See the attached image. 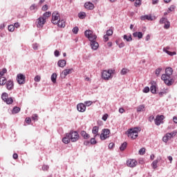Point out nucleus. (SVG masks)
<instances>
[{
    "label": "nucleus",
    "instance_id": "obj_6",
    "mask_svg": "<svg viewBox=\"0 0 177 177\" xmlns=\"http://www.w3.org/2000/svg\"><path fill=\"white\" fill-rule=\"evenodd\" d=\"M60 20V14L57 11H55L52 14V23L53 24H57Z\"/></svg>",
    "mask_w": 177,
    "mask_h": 177
},
{
    "label": "nucleus",
    "instance_id": "obj_48",
    "mask_svg": "<svg viewBox=\"0 0 177 177\" xmlns=\"http://www.w3.org/2000/svg\"><path fill=\"white\" fill-rule=\"evenodd\" d=\"M8 31H10V32H13V31H15V26L14 25L8 26Z\"/></svg>",
    "mask_w": 177,
    "mask_h": 177
},
{
    "label": "nucleus",
    "instance_id": "obj_38",
    "mask_svg": "<svg viewBox=\"0 0 177 177\" xmlns=\"http://www.w3.org/2000/svg\"><path fill=\"white\" fill-rule=\"evenodd\" d=\"M169 27H171V23L169 22V21H167L165 24L164 28L165 30H168V28H169Z\"/></svg>",
    "mask_w": 177,
    "mask_h": 177
},
{
    "label": "nucleus",
    "instance_id": "obj_47",
    "mask_svg": "<svg viewBox=\"0 0 177 177\" xmlns=\"http://www.w3.org/2000/svg\"><path fill=\"white\" fill-rule=\"evenodd\" d=\"M142 92L144 93H149V92H150V88H149V86H146L143 88Z\"/></svg>",
    "mask_w": 177,
    "mask_h": 177
},
{
    "label": "nucleus",
    "instance_id": "obj_62",
    "mask_svg": "<svg viewBox=\"0 0 177 177\" xmlns=\"http://www.w3.org/2000/svg\"><path fill=\"white\" fill-rule=\"evenodd\" d=\"M119 48H124L125 46V43L124 41H122L120 44H118Z\"/></svg>",
    "mask_w": 177,
    "mask_h": 177
},
{
    "label": "nucleus",
    "instance_id": "obj_53",
    "mask_svg": "<svg viewBox=\"0 0 177 177\" xmlns=\"http://www.w3.org/2000/svg\"><path fill=\"white\" fill-rule=\"evenodd\" d=\"M30 10H37V5L32 4L30 7Z\"/></svg>",
    "mask_w": 177,
    "mask_h": 177
},
{
    "label": "nucleus",
    "instance_id": "obj_3",
    "mask_svg": "<svg viewBox=\"0 0 177 177\" xmlns=\"http://www.w3.org/2000/svg\"><path fill=\"white\" fill-rule=\"evenodd\" d=\"M115 71L113 69H109L103 71L102 73V78L104 80V81H109L113 79L114 73Z\"/></svg>",
    "mask_w": 177,
    "mask_h": 177
},
{
    "label": "nucleus",
    "instance_id": "obj_42",
    "mask_svg": "<svg viewBox=\"0 0 177 177\" xmlns=\"http://www.w3.org/2000/svg\"><path fill=\"white\" fill-rule=\"evenodd\" d=\"M145 153H146L145 148H141L138 151V153L140 154V156H143L145 154Z\"/></svg>",
    "mask_w": 177,
    "mask_h": 177
},
{
    "label": "nucleus",
    "instance_id": "obj_1",
    "mask_svg": "<svg viewBox=\"0 0 177 177\" xmlns=\"http://www.w3.org/2000/svg\"><path fill=\"white\" fill-rule=\"evenodd\" d=\"M84 35L86 38H88V39L90 41L91 49H93V50H97V48H99V43H97L96 41L97 36L93 33V31L87 30L84 32Z\"/></svg>",
    "mask_w": 177,
    "mask_h": 177
},
{
    "label": "nucleus",
    "instance_id": "obj_26",
    "mask_svg": "<svg viewBox=\"0 0 177 177\" xmlns=\"http://www.w3.org/2000/svg\"><path fill=\"white\" fill-rule=\"evenodd\" d=\"M158 162H160V158H157L156 160L153 161L151 166L153 169H156L157 168V164H158Z\"/></svg>",
    "mask_w": 177,
    "mask_h": 177
},
{
    "label": "nucleus",
    "instance_id": "obj_16",
    "mask_svg": "<svg viewBox=\"0 0 177 177\" xmlns=\"http://www.w3.org/2000/svg\"><path fill=\"white\" fill-rule=\"evenodd\" d=\"M62 142L65 145H68V143H70V142H71V140L70 138V134H68V133H66L65 134L64 137L62 138Z\"/></svg>",
    "mask_w": 177,
    "mask_h": 177
},
{
    "label": "nucleus",
    "instance_id": "obj_57",
    "mask_svg": "<svg viewBox=\"0 0 177 177\" xmlns=\"http://www.w3.org/2000/svg\"><path fill=\"white\" fill-rule=\"evenodd\" d=\"M42 169L43 171H48V169H49V166L44 165L42 166Z\"/></svg>",
    "mask_w": 177,
    "mask_h": 177
},
{
    "label": "nucleus",
    "instance_id": "obj_32",
    "mask_svg": "<svg viewBox=\"0 0 177 177\" xmlns=\"http://www.w3.org/2000/svg\"><path fill=\"white\" fill-rule=\"evenodd\" d=\"M166 93H168V88H163L162 91L159 92V96L162 97Z\"/></svg>",
    "mask_w": 177,
    "mask_h": 177
},
{
    "label": "nucleus",
    "instance_id": "obj_12",
    "mask_svg": "<svg viewBox=\"0 0 177 177\" xmlns=\"http://www.w3.org/2000/svg\"><path fill=\"white\" fill-rule=\"evenodd\" d=\"M73 71H74L73 68L64 69L62 72L61 76H62L63 78H66V77H67V75H68V74H71L73 73Z\"/></svg>",
    "mask_w": 177,
    "mask_h": 177
},
{
    "label": "nucleus",
    "instance_id": "obj_29",
    "mask_svg": "<svg viewBox=\"0 0 177 177\" xmlns=\"http://www.w3.org/2000/svg\"><path fill=\"white\" fill-rule=\"evenodd\" d=\"M52 15V12H50V11L48 12H46L43 16L41 17L43 19H44V20L46 21V19H48V17H50V15Z\"/></svg>",
    "mask_w": 177,
    "mask_h": 177
},
{
    "label": "nucleus",
    "instance_id": "obj_63",
    "mask_svg": "<svg viewBox=\"0 0 177 177\" xmlns=\"http://www.w3.org/2000/svg\"><path fill=\"white\" fill-rule=\"evenodd\" d=\"M107 117H109V115L105 114L102 116L103 121H107Z\"/></svg>",
    "mask_w": 177,
    "mask_h": 177
},
{
    "label": "nucleus",
    "instance_id": "obj_52",
    "mask_svg": "<svg viewBox=\"0 0 177 177\" xmlns=\"http://www.w3.org/2000/svg\"><path fill=\"white\" fill-rule=\"evenodd\" d=\"M79 28L78 27H74L72 30L73 34H78V31H79Z\"/></svg>",
    "mask_w": 177,
    "mask_h": 177
},
{
    "label": "nucleus",
    "instance_id": "obj_22",
    "mask_svg": "<svg viewBox=\"0 0 177 177\" xmlns=\"http://www.w3.org/2000/svg\"><path fill=\"white\" fill-rule=\"evenodd\" d=\"M171 139H172V138L168 133H167L165 134V136H163V138H162V140L165 143H167L168 140H171Z\"/></svg>",
    "mask_w": 177,
    "mask_h": 177
},
{
    "label": "nucleus",
    "instance_id": "obj_4",
    "mask_svg": "<svg viewBox=\"0 0 177 177\" xmlns=\"http://www.w3.org/2000/svg\"><path fill=\"white\" fill-rule=\"evenodd\" d=\"M140 131H142V129H140V127H134L133 129H130L128 131V138H130L131 139H136Z\"/></svg>",
    "mask_w": 177,
    "mask_h": 177
},
{
    "label": "nucleus",
    "instance_id": "obj_20",
    "mask_svg": "<svg viewBox=\"0 0 177 177\" xmlns=\"http://www.w3.org/2000/svg\"><path fill=\"white\" fill-rule=\"evenodd\" d=\"M80 135L85 140L89 139L91 138V136H89V134L88 133H86V131H82L80 132Z\"/></svg>",
    "mask_w": 177,
    "mask_h": 177
},
{
    "label": "nucleus",
    "instance_id": "obj_13",
    "mask_svg": "<svg viewBox=\"0 0 177 177\" xmlns=\"http://www.w3.org/2000/svg\"><path fill=\"white\" fill-rule=\"evenodd\" d=\"M6 88L8 91H12L13 88L15 87V84L13 83V81L12 80H8L7 82L5 84Z\"/></svg>",
    "mask_w": 177,
    "mask_h": 177
},
{
    "label": "nucleus",
    "instance_id": "obj_19",
    "mask_svg": "<svg viewBox=\"0 0 177 177\" xmlns=\"http://www.w3.org/2000/svg\"><path fill=\"white\" fill-rule=\"evenodd\" d=\"M134 38H138V39H142L143 38V33L142 32H135L133 33Z\"/></svg>",
    "mask_w": 177,
    "mask_h": 177
},
{
    "label": "nucleus",
    "instance_id": "obj_59",
    "mask_svg": "<svg viewBox=\"0 0 177 177\" xmlns=\"http://www.w3.org/2000/svg\"><path fill=\"white\" fill-rule=\"evenodd\" d=\"M20 27V23L16 22L14 24V28H19Z\"/></svg>",
    "mask_w": 177,
    "mask_h": 177
},
{
    "label": "nucleus",
    "instance_id": "obj_35",
    "mask_svg": "<svg viewBox=\"0 0 177 177\" xmlns=\"http://www.w3.org/2000/svg\"><path fill=\"white\" fill-rule=\"evenodd\" d=\"M78 17L80 19H85L86 17V13L82 12L78 14Z\"/></svg>",
    "mask_w": 177,
    "mask_h": 177
},
{
    "label": "nucleus",
    "instance_id": "obj_36",
    "mask_svg": "<svg viewBox=\"0 0 177 177\" xmlns=\"http://www.w3.org/2000/svg\"><path fill=\"white\" fill-rule=\"evenodd\" d=\"M161 71H162V68H158L157 69H156L155 74L156 77H158L160 75Z\"/></svg>",
    "mask_w": 177,
    "mask_h": 177
},
{
    "label": "nucleus",
    "instance_id": "obj_21",
    "mask_svg": "<svg viewBox=\"0 0 177 177\" xmlns=\"http://www.w3.org/2000/svg\"><path fill=\"white\" fill-rule=\"evenodd\" d=\"M66 63L67 62H66V60L60 59V60L58 61L57 65H58L59 67H62L63 68L64 67H66Z\"/></svg>",
    "mask_w": 177,
    "mask_h": 177
},
{
    "label": "nucleus",
    "instance_id": "obj_61",
    "mask_svg": "<svg viewBox=\"0 0 177 177\" xmlns=\"http://www.w3.org/2000/svg\"><path fill=\"white\" fill-rule=\"evenodd\" d=\"M25 121H26V124H30V123H31V118H26V120H25Z\"/></svg>",
    "mask_w": 177,
    "mask_h": 177
},
{
    "label": "nucleus",
    "instance_id": "obj_46",
    "mask_svg": "<svg viewBox=\"0 0 177 177\" xmlns=\"http://www.w3.org/2000/svg\"><path fill=\"white\" fill-rule=\"evenodd\" d=\"M34 50H38V48H39V44H37V43H34L32 45Z\"/></svg>",
    "mask_w": 177,
    "mask_h": 177
},
{
    "label": "nucleus",
    "instance_id": "obj_54",
    "mask_svg": "<svg viewBox=\"0 0 177 177\" xmlns=\"http://www.w3.org/2000/svg\"><path fill=\"white\" fill-rule=\"evenodd\" d=\"M106 35H108L109 37L113 35V30L109 29L106 31Z\"/></svg>",
    "mask_w": 177,
    "mask_h": 177
},
{
    "label": "nucleus",
    "instance_id": "obj_51",
    "mask_svg": "<svg viewBox=\"0 0 177 177\" xmlns=\"http://www.w3.org/2000/svg\"><path fill=\"white\" fill-rule=\"evenodd\" d=\"M34 81L35 82H39V81H41V76L39 75H36L34 78Z\"/></svg>",
    "mask_w": 177,
    "mask_h": 177
},
{
    "label": "nucleus",
    "instance_id": "obj_2",
    "mask_svg": "<svg viewBox=\"0 0 177 177\" xmlns=\"http://www.w3.org/2000/svg\"><path fill=\"white\" fill-rule=\"evenodd\" d=\"M172 73H174L172 68L168 67L165 69V73L162 74L161 76V80L164 81L165 84H166V85L168 86H171V85L174 84V79L171 78Z\"/></svg>",
    "mask_w": 177,
    "mask_h": 177
},
{
    "label": "nucleus",
    "instance_id": "obj_34",
    "mask_svg": "<svg viewBox=\"0 0 177 177\" xmlns=\"http://www.w3.org/2000/svg\"><path fill=\"white\" fill-rule=\"evenodd\" d=\"M150 91L151 92V93H157V86H156V85H152L150 87Z\"/></svg>",
    "mask_w": 177,
    "mask_h": 177
},
{
    "label": "nucleus",
    "instance_id": "obj_18",
    "mask_svg": "<svg viewBox=\"0 0 177 177\" xmlns=\"http://www.w3.org/2000/svg\"><path fill=\"white\" fill-rule=\"evenodd\" d=\"M163 52L169 55V56H174V55H176V52H171L169 51V46H167L166 48H163Z\"/></svg>",
    "mask_w": 177,
    "mask_h": 177
},
{
    "label": "nucleus",
    "instance_id": "obj_39",
    "mask_svg": "<svg viewBox=\"0 0 177 177\" xmlns=\"http://www.w3.org/2000/svg\"><path fill=\"white\" fill-rule=\"evenodd\" d=\"M6 78L5 77H1L0 78V85H5L6 84Z\"/></svg>",
    "mask_w": 177,
    "mask_h": 177
},
{
    "label": "nucleus",
    "instance_id": "obj_58",
    "mask_svg": "<svg viewBox=\"0 0 177 177\" xmlns=\"http://www.w3.org/2000/svg\"><path fill=\"white\" fill-rule=\"evenodd\" d=\"M54 55H55V57H59L60 53L59 52V50H55L54 52Z\"/></svg>",
    "mask_w": 177,
    "mask_h": 177
},
{
    "label": "nucleus",
    "instance_id": "obj_5",
    "mask_svg": "<svg viewBox=\"0 0 177 177\" xmlns=\"http://www.w3.org/2000/svg\"><path fill=\"white\" fill-rule=\"evenodd\" d=\"M68 133L69 135L71 142L73 143H75V142H78V140H80V134L77 131H71L70 133Z\"/></svg>",
    "mask_w": 177,
    "mask_h": 177
},
{
    "label": "nucleus",
    "instance_id": "obj_17",
    "mask_svg": "<svg viewBox=\"0 0 177 177\" xmlns=\"http://www.w3.org/2000/svg\"><path fill=\"white\" fill-rule=\"evenodd\" d=\"M92 133L94 135V138L99 136V127H93L92 129Z\"/></svg>",
    "mask_w": 177,
    "mask_h": 177
},
{
    "label": "nucleus",
    "instance_id": "obj_23",
    "mask_svg": "<svg viewBox=\"0 0 177 177\" xmlns=\"http://www.w3.org/2000/svg\"><path fill=\"white\" fill-rule=\"evenodd\" d=\"M124 41H126V42H131L132 41V35H124L123 36Z\"/></svg>",
    "mask_w": 177,
    "mask_h": 177
},
{
    "label": "nucleus",
    "instance_id": "obj_41",
    "mask_svg": "<svg viewBox=\"0 0 177 177\" xmlns=\"http://www.w3.org/2000/svg\"><path fill=\"white\" fill-rule=\"evenodd\" d=\"M168 21V19L165 18V17H162L160 19L159 23L160 24H165L166 21Z\"/></svg>",
    "mask_w": 177,
    "mask_h": 177
},
{
    "label": "nucleus",
    "instance_id": "obj_45",
    "mask_svg": "<svg viewBox=\"0 0 177 177\" xmlns=\"http://www.w3.org/2000/svg\"><path fill=\"white\" fill-rule=\"evenodd\" d=\"M91 145H96L97 142L96 141V137H93L90 140Z\"/></svg>",
    "mask_w": 177,
    "mask_h": 177
},
{
    "label": "nucleus",
    "instance_id": "obj_15",
    "mask_svg": "<svg viewBox=\"0 0 177 177\" xmlns=\"http://www.w3.org/2000/svg\"><path fill=\"white\" fill-rule=\"evenodd\" d=\"M84 8L88 10H93L95 9V5L91 1H88L84 3Z\"/></svg>",
    "mask_w": 177,
    "mask_h": 177
},
{
    "label": "nucleus",
    "instance_id": "obj_60",
    "mask_svg": "<svg viewBox=\"0 0 177 177\" xmlns=\"http://www.w3.org/2000/svg\"><path fill=\"white\" fill-rule=\"evenodd\" d=\"M168 9L169 12H174L175 10V6H171Z\"/></svg>",
    "mask_w": 177,
    "mask_h": 177
},
{
    "label": "nucleus",
    "instance_id": "obj_9",
    "mask_svg": "<svg viewBox=\"0 0 177 177\" xmlns=\"http://www.w3.org/2000/svg\"><path fill=\"white\" fill-rule=\"evenodd\" d=\"M110 130L109 129H104L102 130V133L100 136L101 140H106L107 138H109Z\"/></svg>",
    "mask_w": 177,
    "mask_h": 177
},
{
    "label": "nucleus",
    "instance_id": "obj_43",
    "mask_svg": "<svg viewBox=\"0 0 177 177\" xmlns=\"http://www.w3.org/2000/svg\"><path fill=\"white\" fill-rule=\"evenodd\" d=\"M142 5V0H136V2L134 3V6L138 8V6H140Z\"/></svg>",
    "mask_w": 177,
    "mask_h": 177
},
{
    "label": "nucleus",
    "instance_id": "obj_8",
    "mask_svg": "<svg viewBox=\"0 0 177 177\" xmlns=\"http://www.w3.org/2000/svg\"><path fill=\"white\" fill-rule=\"evenodd\" d=\"M165 119V116H164V115H158L156 117L155 119V124L158 126L160 127V125H161V124H162L164 122V120Z\"/></svg>",
    "mask_w": 177,
    "mask_h": 177
},
{
    "label": "nucleus",
    "instance_id": "obj_40",
    "mask_svg": "<svg viewBox=\"0 0 177 177\" xmlns=\"http://www.w3.org/2000/svg\"><path fill=\"white\" fill-rule=\"evenodd\" d=\"M5 102L7 104H12V103H13V98L12 97H8L6 101Z\"/></svg>",
    "mask_w": 177,
    "mask_h": 177
},
{
    "label": "nucleus",
    "instance_id": "obj_33",
    "mask_svg": "<svg viewBox=\"0 0 177 177\" xmlns=\"http://www.w3.org/2000/svg\"><path fill=\"white\" fill-rule=\"evenodd\" d=\"M21 109L18 106H15L12 111V114H17L20 111Z\"/></svg>",
    "mask_w": 177,
    "mask_h": 177
},
{
    "label": "nucleus",
    "instance_id": "obj_44",
    "mask_svg": "<svg viewBox=\"0 0 177 177\" xmlns=\"http://www.w3.org/2000/svg\"><path fill=\"white\" fill-rule=\"evenodd\" d=\"M8 70H6V68H3L1 71H0V78L1 77H3V75H5V74H6Z\"/></svg>",
    "mask_w": 177,
    "mask_h": 177
},
{
    "label": "nucleus",
    "instance_id": "obj_25",
    "mask_svg": "<svg viewBox=\"0 0 177 177\" xmlns=\"http://www.w3.org/2000/svg\"><path fill=\"white\" fill-rule=\"evenodd\" d=\"M141 20H151L153 21V17H151V15H142L140 17Z\"/></svg>",
    "mask_w": 177,
    "mask_h": 177
},
{
    "label": "nucleus",
    "instance_id": "obj_14",
    "mask_svg": "<svg viewBox=\"0 0 177 177\" xmlns=\"http://www.w3.org/2000/svg\"><path fill=\"white\" fill-rule=\"evenodd\" d=\"M77 109L80 113H84L86 110V105L84 103H80L77 105Z\"/></svg>",
    "mask_w": 177,
    "mask_h": 177
},
{
    "label": "nucleus",
    "instance_id": "obj_11",
    "mask_svg": "<svg viewBox=\"0 0 177 177\" xmlns=\"http://www.w3.org/2000/svg\"><path fill=\"white\" fill-rule=\"evenodd\" d=\"M127 165L130 168H135L138 165V161L135 159H129L127 160Z\"/></svg>",
    "mask_w": 177,
    "mask_h": 177
},
{
    "label": "nucleus",
    "instance_id": "obj_7",
    "mask_svg": "<svg viewBox=\"0 0 177 177\" xmlns=\"http://www.w3.org/2000/svg\"><path fill=\"white\" fill-rule=\"evenodd\" d=\"M46 23V21L42 17H39L35 22L37 28H42Z\"/></svg>",
    "mask_w": 177,
    "mask_h": 177
},
{
    "label": "nucleus",
    "instance_id": "obj_56",
    "mask_svg": "<svg viewBox=\"0 0 177 177\" xmlns=\"http://www.w3.org/2000/svg\"><path fill=\"white\" fill-rule=\"evenodd\" d=\"M32 120L33 121H38V115L37 114H35L32 116Z\"/></svg>",
    "mask_w": 177,
    "mask_h": 177
},
{
    "label": "nucleus",
    "instance_id": "obj_50",
    "mask_svg": "<svg viewBox=\"0 0 177 177\" xmlns=\"http://www.w3.org/2000/svg\"><path fill=\"white\" fill-rule=\"evenodd\" d=\"M93 102L92 101H85L84 104L87 106V107H89V106H92Z\"/></svg>",
    "mask_w": 177,
    "mask_h": 177
},
{
    "label": "nucleus",
    "instance_id": "obj_30",
    "mask_svg": "<svg viewBox=\"0 0 177 177\" xmlns=\"http://www.w3.org/2000/svg\"><path fill=\"white\" fill-rule=\"evenodd\" d=\"M127 146H128V143H127V142H123L120 147V150L124 151V150L127 149Z\"/></svg>",
    "mask_w": 177,
    "mask_h": 177
},
{
    "label": "nucleus",
    "instance_id": "obj_31",
    "mask_svg": "<svg viewBox=\"0 0 177 177\" xmlns=\"http://www.w3.org/2000/svg\"><path fill=\"white\" fill-rule=\"evenodd\" d=\"M142 111H145V105L141 104L137 107V113H140Z\"/></svg>",
    "mask_w": 177,
    "mask_h": 177
},
{
    "label": "nucleus",
    "instance_id": "obj_10",
    "mask_svg": "<svg viewBox=\"0 0 177 177\" xmlns=\"http://www.w3.org/2000/svg\"><path fill=\"white\" fill-rule=\"evenodd\" d=\"M17 80L19 85H23L26 84V76L21 73L17 75Z\"/></svg>",
    "mask_w": 177,
    "mask_h": 177
},
{
    "label": "nucleus",
    "instance_id": "obj_49",
    "mask_svg": "<svg viewBox=\"0 0 177 177\" xmlns=\"http://www.w3.org/2000/svg\"><path fill=\"white\" fill-rule=\"evenodd\" d=\"M169 135H170V137L174 138V136H176L177 135V131H174L171 133H168Z\"/></svg>",
    "mask_w": 177,
    "mask_h": 177
},
{
    "label": "nucleus",
    "instance_id": "obj_64",
    "mask_svg": "<svg viewBox=\"0 0 177 177\" xmlns=\"http://www.w3.org/2000/svg\"><path fill=\"white\" fill-rule=\"evenodd\" d=\"M173 121H174V122L175 124H177V117H176V116H174V117L173 118Z\"/></svg>",
    "mask_w": 177,
    "mask_h": 177
},
{
    "label": "nucleus",
    "instance_id": "obj_28",
    "mask_svg": "<svg viewBox=\"0 0 177 177\" xmlns=\"http://www.w3.org/2000/svg\"><path fill=\"white\" fill-rule=\"evenodd\" d=\"M129 73V69L127 68H123L120 71V75H127Z\"/></svg>",
    "mask_w": 177,
    "mask_h": 177
},
{
    "label": "nucleus",
    "instance_id": "obj_37",
    "mask_svg": "<svg viewBox=\"0 0 177 177\" xmlns=\"http://www.w3.org/2000/svg\"><path fill=\"white\" fill-rule=\"evenodd\" d=\"M8 93H3L1 95V99L3 100V102H6V100L8 99Z\"/></svg>",
    "mask_w": 177,
    "mask_h": 177
},
{
    "label": "nucleus",
    "instance_id": "obj_27",
    "mask_svg": "<svg viewBox=\"0 0 177 177\" xmlns=\"http://www.w3.org/2000/svg\"><path fill=\"white\" fill-rule=\"evenodd\" d=\"M57 24L58 27H61V28L66 27V21L64 20L59 19V21H58V23Z\"/></svg>",
    "mask_w": 177,
    "mask_h": 177
},
{
    "label": "nucleus",
    "instance_id": "obj_24",
    "mask_svg": "<svg viewBox=\"0 0 177 177\" xmlns=\"http://www.w3.org/2000/svg\"><path fill=\"white\" fill-rule=\"evenodd\" d=\"M56 80H57V74L54 73L51 75L50 80L53 84H56Z\"/></svg>",
    "mask_w": 177,
    "mask_h": 177
},
{
    "label": "nucleus",
    "instance_id": "obj_55",
    "mask_svg": "<svg viewBox=\"0 0 177 177\" xmlns=\"http://www.w3.org/2000/svg\"><path fill=\"white\" fill-rule=\"evenodd\" d=\"M48 9H49V7H48V5L46 4L42 7L41 10H43L44 12H46Z\"/></svg>",
    "mask_w": 177,
    "mask_h": 177
}]
</instances>
